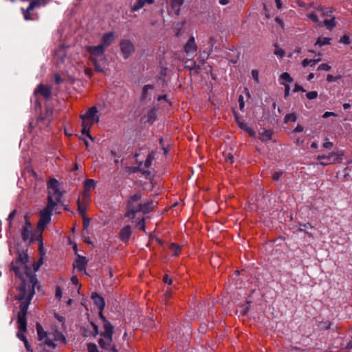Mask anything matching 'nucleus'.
I'll use <instances>...</instances> for the list:
<instances>
[{"instance_id": "f257e3e1", "label": "nucleus", "mask_w": 352, "mask_h": 352, "mask_svg": "<svg viewBox=\"0 0 352 352\" xmlns=\"http://www.w3.org/2000/svg\"><path fill=\"white\" fill-rule=\"evenodd\" d=\"M28 260L27 254L20 253L18 258L11 263V270L22 282V285L19 287L21 293L18 298L30 301L35 293V287L37 284L34 272L38 270L43 262L41 259L38 262L34 263V270H32L28 267Z\"/></svg>"}, {"instance_id": "f03ea898", "label": "nucleus", "mask_w": 352, "mask_h": 352, "mask_svg": "<svg viewBox=\"0 0 352 352\" xmlns=\"http://www.w3.org/2000/svg\"><path fill=\"white\" fill-rule=\"evenodd\" d=\"M47 205L41 211V218L38 223V229L43 231L46 226L51 221V215L56 207L60 202L63 195L60 190V184L55 179H52L47 183Z\"/></svg>"}, {"instance_id": "7ed1b4c3", "label": "nucleus", "mask_w": 352, "mask_h": 352, "mask_svg": "<svg viewBox=\"0 0 352 352\" xmlns=\"http://www.w3.org/2000/svg\"><path fill=\"white\" fill-rule=\"evenodd\" d=\"M141 197H142L140 193H137L131 197L128 203V211L126 212V216L130 218L132 222L136 223V226L140 230L144 231V217L140 212H142L144 214L147 213L154 206L153 201L145 204H141L140 203Z\"/></svg>"}, {"instance_id": "20e7f679", "label": "nucleus", "mask_w": 352, "mask_h": 352, "mask_svg": "<svg viewBox=\"0 0 352 352\" xmlns=\"http://www.w3.org/2000/svg\"><path fill=\"white\" fill-rule=\"evenodd\" d=\"M38 340L47 346L55 349L60 345L67 344L65 336L56 327L52 326L50 331H45L40 324H36Z\"/></svg>"}, {"instance_id": "39448f33", "label": "nucleus", "mask_w": 352, "mask_h": 352, "mask_svg": "<svg viewBox=\"0 0 352 352\" xmlns=\"http://www.w3.org/2000/svg\"><path fill=\"white\" fill-rule=\"evenodd\" d=\"M82 120V134L85 135L91 141L94 138L90 135V129L93 124L98 123L100 120L98 111L96 107L94 106L89 108L85 114L80 116Z\"/></svg>"}, {"instance_id": "423d86ee", "label": "nucleus", "mask_w": 352, "mask_h": 352, "mask_svg": "<svg viewBox=\"0 0 352 352\" xmlns=\"http://www.w3.org/2000/svg\"><path fill=\"white\" fill-rule=\"evenodd\" d=\"M87 50L89 54V60L95 67V70L98 72H104L102 65L107 61L104 54L105 49L98 45V46L87 47Z\"/></svg>"}, {"instance_id": "0eeeda50", "label": "nucleus", "mask_w": 352, "mask_h": 352, "mask_svg": "<svg viewBox=\"0 0 352 352\" xmlns=\"http://www.w3.org/2000/svg\"><path fill=\"white\" fill-rule=\"evenodd\" d=\"M28 305L29 302H23L20 305V310L17 316L18 332L16 334L17 338L24 342L27 349L29 348V344L24 333L27 329L26 316Z\"/></svg>"}, {"instance_id": "6e6552de", "label": "nucleus", "mask_w": 352, "mask_h": 352, "mask_svg": "<svg viewBox=\"0 0 352 352\" xmlns=\"http://www.w3.org/2000/svg\"><path fill=\"white\" fill-rule=\"evenodd\" d=\"M101 320L103 321L104 331L101 333L98 343L102 348H107L112 342L113 326L106 320L105 317L101 314Z\"/></svg>"}, {"instance_id": "1a4fd4ad", "label": "nucleus", "mask_w": 352, "mask_h": 352, "mask_svg": "<svg viewBox=\"0 0 352 352\" xmlns=\"http://www.w3.org/2000/svg\"><path fill=\"white\" fill-rule=\"evenodd\" d=\"M342 151L336 150L327 155H319L317 159L320 161V164L322 166H327L340 163L344 157Z\"/></svg>"}, {"instance_id": "9d476101", "label": "nucleus", "mask_w": 352, "mask_h": 352, "mask_svg": "<svg viewBox=\"0 0 352 352\" xmlns=\"http://www.w3.org/2000/svg\"><path fill=\"white\" fill-rule=\"evenodd\" d=\"M47 3V0H33L30 3L28 8L25 10L22 9L24 19L25 20H34L37 19V16H34L31 14V12L37 7L45 6Z\"/></svg>"}, {"instance_id": "9b49d317", "label": "nucleus", "mask_w": 352, "mask_h": 352, "mask_svg": "<svg viewBox=\"0 0 352 352\" xmlns=\"http://www.w3.org/2000/svg\"><path fill=\"white\" fill-rule=\"evenodd\" d=\"M120 48L125 59H127L135 52L134 45L129 39H122L120 43Z\"/></svg>"}, {"instance_id": "f8f14e48", "label": "nucleus", "mask_w": 352, "mask_h": 352, "mask_svg": "<svg viewBox=\"0 0 352 352\" xmlns=\"http://www.w3.org/2000/svg\"><path fill=\"white\" fill-rule=\"evenodd\" d=\"M96 182L92 179H87L84 182V190L80 197L89 199L90 192L96 187Z\"/></svg>"}, {"instance_id": "ddd939ff", "label": "nucleus", "mask_w": 352, "mask_h": 352, "mask_svg": "<svg viewBox=\"0 0 352 352\" xmlns=\"http://www.w3.org/2000/svg\"><path fill=\"white\" fill-rule=\"evenodd\" d=\"M22 238L24 241L31 243L33 241V232L30 222L26 219L25 225L21 231Z\"/></svg>"}, {"instance_id": "4468645a", "label": "nucleus", "mask_w": 352, "mask_h": 352, "mask_svg": "<svg viewBox=\"0 0 352 352\" xmlns=\"http://www.w3.org/2000/svg\"><path fill=\"white\" fill-rule=\"evenodd\" d=\"M197 46L193 36H191L184 46V51L188 56H195Z\"/></svg>"}, {"instance_id": "2eb2a0df", "label": "nucleus", "mask_w": 352, "mask_h": 352, "mask_svg": "<svg viewBox=\"0 0 352 352\" xmlns=\"http://www.w3.org/2000/svg\"><path fill=\"white\" fill-rule=\"evenodd\" d=\"M52 91L50 87L44 85H39L34 90V94H40L45 98H48L51 96Z\"/></svg>"}, {"instance_id": "dca6fc26", "label": "nucleus", "mask_w": 352, "mask_h": 352, "mask_svg": "<svg viewBox=\"0 0 352 352\" xmlns=\"http://www.w3.org/2000/svg\"><path fill=\"white\" fill-rule=\"evenodd\" d=\"M116 36L113 32L104 34L102 37L100 45L106 49L113 42Z\"/></svg>"}, {"instance_id": "f3484780", "label": "nucleus", "mask_w": 352, "mask_h": 352, "mask_svg": "<svg viewBox=\"0 0 352 352\" xmlns=\"http://www.w3.org/2000/svg\"><path fill=\"white\" fill-rule=\"evenodd\" d=\"M91 298L94 300V303L97 305V307L99 309V316L100 318H101V314L103 315L102 310L104 309L105 305L104 300L101 296H100L96 293L92 294Z\"/></svg>"}, {"instance_id": "a211bd4d", "label": "nucleus", "mask_w": 352, "mask_h": 352, "mask_svg": "<svg viewBox=\"0 0 352 352\" xmlns=\"http://www.w3.org/2000/svg\"><path fill=\"white\" fill-rule=\"evenodd\" d=\"M236 121L239 127L243 130L245 132L248 133L250 136L253 138L256 136V133L247 125L244 120H241L239 117H236Z\"/></svg>"}, {"instance_id": "6ab92c4d", "label": "nucleus", "mask_w": 352, "mask_h": 352, "mask_svg": "<svg viewBox=\"0 0 352 352\" xmlns=\"http://www.w3.org/2000/svg\"><path fill=\"white\" fill-rule=\"evenodd\" d=\"M273 131L270 129H261L258 132V139L262 142H268L272 138Z\"/></svg>"}, {"instance_id": "aec40b11", "label": "nucleus", "mask_w": 352, "mask_h": 352, "mask_svg": "<svg viewBox=\"0 0 352 352\" xmlns=\"http://www.w3.org/2000/svg\"><path fill=\"white\" fill-rule=\"evenodd\" d=\"M89 199H83L80 197L78 200V208L79 212L84 217L87 210V205L88 204Z\"/></svg>"}, {"instance_id": "412c9836", "label": "nucleus", "mask_w": 352, "mask_h": 352, "mask_svg": "<svg viewBox=\"0 0 352 352\" xmlns=\"http://www.w3.org/2000/svg\"><path fill=\"white\" fill-rule=\"evenodd\" d=\"M154 0H138L134 5L131 6V10L132 12H136L143 8L146 4H152Z\"/></svg>"}, {"instance_id": "4be33fe9", "label": "nucleus", "mask_w": 352, "mask_h": 352, "mask_svg": "<svg viewBox=\"0 0 352 352\" xmlns=\"http://www.w3.org/2000/svg\"><path fill=\"white\" fill-rule=\"evenodd\" d=\"M131 234V228L130 226H126L122 228L120 232V238L122 241H127Z\"/></svg>"}, {"instance_id": "5701e85b", "label": "nucleus", "mask_w": 352, "mask_h": 352, "mask_svg": "<svg viewBox=\"0 0 352 352\" xmlns=\"http://www.w3.org/2000/svg\"><path fill=\"white\" fill-rule=\"evenodd\" d=\"M87 265V261L85 257H79L76 262L74 263V267L79 271L84 272L85 270V267Z\"/></svg>"}, {"instance_id": "b1692460", "label": "nucleus", "mask_w": 352, "mask_h": 352, "mask_svg": "<svg viewBox=\"0 0 352 352\" xmlns=\"http://www.w3.org/2000/svg\"><path fill=\"white\" fill-rule=\"evenodd\" d=\"M184 0H171V6L176 14H179Z\"/></svg>"}, {"instance_id": "393cba45", "label": "nucleus", "mask_w": 352, "mask_h": 352, "mask_svg": "<svg viewBox=\"0 0 352 352\" xmlns=\"http://www.w3.org/2000/svg\"><path fill=\"white\" fill-rule=\"evenodd\" d=\"M322 10H318L314 12H311L308 14V17L315 23H318L319 21L318 15L322 14Z\"/></svg>"}, {"instance_id": "a878e982", "label": "nucleus", "mask_w": 352, "mask_h": 352, "mask_svg": "<svg viewBox=\"0 0 352 352\" xmlns=\"http://www.w3.org/2000/svg\"><path fill=\"white\" fill-rule=\"evenodd\" d=\"M279 81L280 83L281 82H285L286 83L289 84L293 81V79L287 72H284L280 76Z\"/></svg>"}, {"instance_id": "bb28decb", "label": "nucleus", "mask_w": 352, "mask_h": 352, "mask_svg": "<svg viewBox=\"0 0 352 352\" xmlns=\"http://www.w3.org/2000/svg\"><path fill=\"white\" fill-rule=\"evenodd\" d=\"M319 61H320V58H318L316 60H309V59L305 58L302 60V65L304 67H306L309 65H310L311 67H314L316 65V64Z\"/></svg>"}, {"instance_id": "cd10ccee", "label": "nucleus", "mask_w": 352, "mask_h": 352, "mask_svg": "<svg viewBox=\"0 0 352 352\" xmlns=\"http://www.w3.org/2000/svg\"><path fill=\"white\" fill-rule=\"evenodd\" d=\"M330 44V38L327 37H319L316 43V45H318L319 46H323L325 45Z\"/></svg>"}, {"instance_id": "c85d7f7f", "label": "nucleus", "mask_w": 352, "mask_h": 352, "mask_svg": "<svg viewBox=\"0 0 352 352\" xmlns=\"http://www.w3.org/2000/svg\"><path fill=\"white\" fill-rule=\"evenodd\" d=\"M297 119L296 115L294 113L287 114L284 118V122L288 123L289 122H295Z\"/></svg>"}, {"instance_id": "c756f323", "label": "nucleus", "mask_w": 352, "mask_h": 352, "mask_svg": "<svg viewBox=\"0 0 352 352\" xmlns=\"http://www.w3.org/2000/svg\"><path fill=\"white\" fill-rule=\"evenodd\" d=\"M170 250L173 252V255L177 256L180 254L181 247L176 243H172L170 245Z\"/></svg>"}, {"instance_id": "7c9ffc66", "label": "nucleus", "mask_w": 352, "mask_h": 352, "mask_svg": "<svg viewBox=\"0 0 352 352\" xmlns=\"http://www.w3.org/2000/svg\"><path fill=\"white\" fill-rule=\"evenodd\" d=\"M155 153L152 152L151 153H150L148 155V157L146 158V160L144 162L145 167H148L149 166H151L152 161L155 157Z\"/></svg>"}, {"instance_id": "2f4dec72", "label": "nucleus", "mask_w": 352, "mask_h": 352, "mask_svg": "<svg viewBox=\"0 0 352 352\" xmlns=\"http://www.w3.org/2000/svg\"><path fill=\"white\" fill-rule=\"evenodd\" d=\"M153 89V87L152 85H145L143 87V91H142V96H143V98H146L147 94H148V91L152 90Z\"/></svg>"}, {"instance_id": "473e14b6", "label": "nucleus", "mask_w": 352, "mask_h": 352, "mask_svg": "<svg viewBox=\"0 0 352 352\" xmlns=\"http://www.w3.org/2000/svg\"><path fill=\"white\" fill-rule=\"evenodd\" d=\"M324 24L328 29L331 30L336 25L335 20L334 19H331L330 20H324Z\"/></svg>"}, {"instance_id": "72a5a7b5", "label": "nucleus", "mask_w": 352, "mask_h": 352, "mask_svg": "<svg viewBox=\"0 0 352 352\" xmlns=\"http://www.w3.org/2000/svg\"><path fill=\"white\" fill-rule=\"evenodd\" d=\"M87 351L88 352H98V347L96 344L93 343H89L87 344Z\"/></svg>"}, {"instance_id": "f704fd0d", "label": "nucleus", "mask_w": 352, "mask_h": 352, "mask_svg": "<svg viewBox=\"0 0 352 352\" xmlns=\"http://www.w3.org/2000/svg\"><path fill=\"white\" fill-rule=\"evenodd\" d=\"M91 334L93 336H96L98 334V327L97 325H96L94 323L91 322Z\"/></svg>"}, {"instance_id": "c9c22d12", "label": "nucleus", "mask_w": 352, "mask_h": 352, "mask_svg": "<svg viewBox=\"0 0 352 352\" xmlns=\"http://www.w3.org/2000/svg\"><path fill=\"white\" fill-rule=\"evenodd\" d=\"M306 96L309 100H313L318 97V92L316 91H309Z\"/></svg>"}, {"instance_id": "e433bc0d", "label": "nucleus", "mask_w": 352, "mask_h": 352, "mask_svg": "<svg viewBox=\"0 0 352 352\" xmlns=\"http://www.w3.org/2000/svg\"><path fill=\"white\" fill-rule=\"evenodd\" d=\"M280 84L285 86V97H287L289 95V85L285 82H281Z\"/></svg>"}, {"instance_id": "4c0bfd02", "label": "nucleus", "mask_w": 352, "mask_h": 352, "mask_svg": "<svg viewBox=\"0 0 352 352\" xmlns=\"http://www.w3.org/2000/svg\"><path fill=\"white\" fill-rule=\"evenodd\" d=\"M331 66L327 63H322L318 67V70H324V71H329L331 69Z\"/></svg>"}, {"instance_id": "58836bf2", "label": "nucleus", "mask_w": 352, "mask_h": 352, "mask_svg": "<svg viewBox=\"0 0 352 352\" xmlns=\"http://www.w3.org/2000/svg\"><path fill=\"white\" fill-rule=\"evenodd\" d=\"M251 74H252V76L253 79H254L256 82H259L258 71V70H256V69H253V70L251 72Z\"/></svg>"}, {"instance_id": "ea45409f", "label": "nucleus", "mask_w": 352, "mask_h": 352, "mask_svg": "<svg viewBox=\"0 0 352 352\" xmlns=\"http://www.w3.org/2000/svg\"><path fill=\"white\" fill-rule=\"evenodd\" d=\"M274 54L280 57L283 58L285 56V51L282 50L281 48H276L274 51Z\"/></svg>"}, {"instance_id": "a19ab883", "label": "nucleus", "mask_w": 352, "mask_h": 352, "mask_svg": "<svg viewBox=\"0 0 352 352\" xmlns=\"http://www.w3.org/2000/svg\"><path fill=\"white\" fill-rule=\"evenodd\" d=\"M340 43H342L344 44H349L350 43L349 36L347 35H344L342 37L340 38Z\"/></svg>"}, {"instance_id": "79ce46f5", "label": "nucleus", "mask_w": 352, "mask_h": 352, "mask_svg": "<svg viewBox=\"0 0 352 352\" xmlns=\"http://www.w3.org/2000/svg\"><path fill=\"white\" fill-rule=\"evenodd\" d=\"M294 92L302 91L305 92L306 90L300 85L296 84L294 89Z\"/></svg>"}, {"instance_id": "37998d69", "label": "nucleus", "mask_w": 352, "mask_h": 352, "mask_svg": "<svg viewBox=\"0 0 352 352\" xmlns=\"http://www.w3.org/2000/svg\"><path fill=\"white\" fill-rule=\"evenodd\" d=\"M239 108L241 110H242L244 108L245 103H244V100H243V97L241 95L239 98Z\"/></svg>"}, {"instance_id": "c03bdc74", "label": "nucleus", "mask_w": 352, "mask_h": 352, "mask_svg": "<svg viewBox=\"0 0 352 352\" xmlns=\"http://www.w3.org/2000/svg\"><path fill=\"white\" fill-rule=\"evenodd\" d=\"M330 116H337V114L335 113L334 112H329V111H326L323 115H322V118H327Z\"/></svg>"}, {"instance_id": "a18cd8bd", "label": "nucleus", "mask_w": 352, "mask_h": 352, "mask_svg": "<svg viewBox=\"0 0 352 352\" xmlns=\"http://www.w3.org/2000/svg\"><path fill=\"white\" fill-rule=\"evenodd\" d=\"M62 291L59 287H57L56 289V297L58 299H60L62 297Z\"/></svg>"}, {"instance_id": "49530a36", "label": "nucleus", "mask_w": 352, "mask_h": 352, "mask_svg": "<svg viewBox=\"0 0 352 352\" xmlns=\"http://www.w3.org/2000/svg\"><path fill=\"white\" fill-rule=\"evenodd\" d=\"M226 160L227 162L232 164L234 162V157L230 153H228V155L226 157Z\"/></svg>"}, {"instance_id": "de8ad7c7", "label": "nucleus", "mask_w": 352, "mask_h": 352, "mask_svg": "<svg viewBox=\"0 0 352 352\" xmlns=\"http://www.w3.org/2000/svg\"><path fill=\"white\" fill-rule=\"evenodd\" d=\"M304 130V127L302 125L298 124L294 130V132L300 133Z\"/></svg>"}, {"instance_id": "09e8293b", "label": "nucleus", "mask_w": 352, "mask_h": 352, "mask_svg": "<svg viewBox=\"0 0 352 352\" xmlns=\"http://www.w3.org/2000/svg\"><path fill=\"white\" fill-rule=\"evenodd\" d=\"M327 80L328 82H333L336 80V78L331 74H328L327 76Z\"/></svg>"}, {"instance_id": "8fccbe9b", "label": "nucleus", "mask_w": 352, "mask_h": 352, "mask_svg": "<svg viewBox=\"0 0 352 352\" xmlns=\"http://www.w3.org/2000/svg\"><path fill=\"white\" fill-rule=\"evenodd\" d=\"M163 280H164V283H168V285H171L173 283L172 280L168 278V275H165L164 276Z\"/></svg>"}, {"instance_id": "3c124183", "label": "nucleus", "mask_w": 352, "mask_h": 352, "mask_svg": "<svg viewBox=\"0 0 352 352\" xmlns=\"http://www.w3.org/2000/svg\"><path fill=\"white\" fill-rule=\"evenodd\" d=\"M333 146V143L331 142H327L323 144V147L325 148H331Z\"/></svg>"}, {"instance_id": "603ef678", "label": "nucleus", "mask_w": 352, "mask_h": 352, "mask_svg": "<svg viewBox=\"0 0 352 352\" xmlns=\"http://www.w3.org/2000/svg\"><path fill=\"white\" fill-rule=\"evenodd\" d=\"M171 296V294L170 292H166L165 294H164V301L165 302V303H167V301L166 300L170 298Z\"/></svg>"}, {"instance_id": "864d4df0", "label": "nucleus", "mask_w": 352, "mask_h": 352, "mask_svg": "<svg viewBox=\"0 0 352 352\" xmlns=\"http://www.w3.org/2000/svg\"><path fill=\"white\" fill-rule=\"evenodd\" d=\"M85 73L87 76H91L92 74H93V71L90 68H86L85 69Z\"/></svg>"}, {"instance_id": "5fc2aeb1", "label": "nucleus", "mask_w": 352, "mask_h": 352, "mask_svg": "<svg viewBox=\"0 0 352 352\" xmlns=\"http://www.w3.org/2000/svg\"><path fill=\"white\" fill-rule=\"evenodd\" d=\"M71 281L73 284L78 285V279L76 276H72L71 278Z\"/></svg>"}, {"instance_id": "6e6d98bb", "label": "nucleus", "mask_w": 352, "mask_h": 352, "mask_svg": "<svg viewBox=\"0 0 352 352\" xmlns=\"http://www.w3.org/2000/svg\"><path fill=\"white\" fill-rule=\"evenodd\" d=\"M281 173L276 172L273 175V179L274 180H278L280 177Z\"/></svg>"}, {"instance_id": "4d7b16f0", "label": "nucleus", "mask_w": 352, "mask_h": 352, "mask_svg": "<svg viewBox=\"0 0 352 352\" xmlns=\"http://www.w3.org/2000/svg\"><path fill=\"white\" fill-rule=\"evenodd\" d=\"M229 0H219V3L222 6H226L229 3Z\"/></svg>"}, {"instance_id": "13d9d810", "label": "nucleus", "mask_w": 352, "mask_h": 352, "mask_svg": "<svg viewBox=\"0 0 352 352\" xmlns=\"http://www.w3.org/2000/svg\"><path fill=\"white\" fill-rule=\"evenodd\" d=\"M276 3V7L278 9H280L282 8V4L280 0H275Z\"/></svg>"}, {"instance_id": "bf43d9fd", "label": "nucleus", "mask_w": 352, "mask_h": 352, "mask_svg": "<svg viewBox=\"0 0 352 352\" xmlns=\"http://www.w3.org/2000/svg\"><path fill=\"white\" fill-rule=\"evenodd\" d=\"M350 107H351V105H350V104H349V103H344V104H343V108H344V109H349Z\"/></svg>"}, {"instance_id": "052dcab7", "label": "nucleus", "mask_w": 352, "mask_h": 352, "mask_svg": "<svg viewBox=\"0 0 352 352\" xmlns=\"http://www.w3.org/2000/svg\"><path fill=\"white\" fill-rule=\"evenodd\" d=\"M314 77V74L313 73H310L307 76V80H311Z\"/></svg>"}, {"instance_id": "680f3d73", "label": "nucleus", "mask_w": 352, "mask_h": 352, "mask_svg": "<svg viewBox=\"0 0 352 352\" xmlns=\"http://www.w3.org/2000/svg\"><path fill=\"white\" fill-rule=\"evenodd\" d=\"M158 100H166V95H164V96H159L158 98H157Z\"/></svg>"}, {"instance_id": "e2e57ef3", "label": "nucleus", "mask_w": 352, "mask_h": 352, "mask_svg": "<svg viewBox=\"0 0 352 352\" xmlns=\"http://www.w3.org/2000/svg\"><path fill=\"white\" fill-rule=\"evenodd\" d=\"M56 81L57 83H60L61 81L60 77L58 75L56 76Z\"/></svg>"}, {"instance_id": "0e129e2a", "label": "nucleus", "mask_w": 352, "mask_h": 352, "mask_svg": "<svg viewBox=\"0 0 352 352\" xmlns=\"http://www.w3.org/2000/svg\"><path fill=\"white\" fill-rule=\"evenodd\" d=\"M276 21L278 24H280L281 26L283 25V22H282V21H281L279 18H278V17H277V18H276Z\"/></svg>"}, {"instance_id": "69168bd1", "label": "nucleus", "mask_w": 352, "mask_h": 352, "mask_svg": "<svg viewBox=\"0 0 352 352\" xmlns=\"http://www.w3.org/2000/svg\"><path fill=\"white\" fill-rule=\"evenodd\" d=\"M14 214H15V211L12 212L10 214V215H9V219H12V218H13V217H14Z\"/></svg>"}, {"instance_id": "338daca9", "label": "nucleus", "mask_w": 352, "mask_h": 352, "mask_svg": "<svg viewBox=\"0 0 352 352\" xmlns=\"http://www.w3.org/2000/svg\"><path fill=\"white\" fill-rule=\"evenodd\" d=\"M81 139L84 141V142H85V144L86 145L87 148H88V147H89L88 142L86 140L83 139V138H81Z\"/></svg>"}, {"instance_id": "774afa93", "label": "nucleus", "mask_w": 352, "mask_h": 352, "mask_svg": "<svg viewBox=\"0 0 352 352\" xmlns=\"http://www.w3.org/2000/svg\"><path fill=\"white\" fill-rule=\"evenodd\" d=\"M89 224V219L84 221V226H86Z\"/></svg>"}]
</instances>
